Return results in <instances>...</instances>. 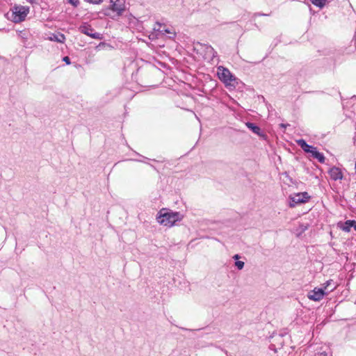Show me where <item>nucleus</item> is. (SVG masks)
Here are the masks:
<instances>
[{
    "mask_svg": "<svg viewBox=\"0 0 356 356\" xmlns=\"http://www.w3.org/2000/svg\"><path fill=\"white\" fill-rule=\"evenodd\" d=\"M309 156L317 159L321 163H325V159L324 155L322 153L318 152L316 147H314V149L312 151V152L309 154Z\"/></svg>",
    "mask_w": 356,
    "mask_h": 356,
    "instance_id": "9b49d317",
    "label": "nucleus"
},
{
    "mask_svg": "<svg viewBox=\"0 0 356 356\" xmlns=\"http://www.w3.org/2000/svg\"><path fill=\"white\" fill-rule=\"evenodd\" d=\"M247 127L250 129L253 133L256 134L257 135L259 136L260 137H265L266 135L264 134V132L261 131L259 127L256 125L254 123L252 122H247L246 123Z\"/></svg>",
    "mask_w": 356,
    "mask_h": 356,
    "instance_id": "9d476101",
    "label": "nucleus"
},
{
    "mask_svg": "<svg viewBox=\"0 0 356 356\" xmlns=\"http://www.w3.org/2000/svg\"><path fill=\"white\" fill-rule=\"evenodd\" d=\"M330 176L332 179L337 181L343 178V175L339 168L333 167L329 171Z\"/></svg>",
    "mask_w": 356,
    "mask_h": 356,
    "instance_id": "6e6552de",
    "label": "nucleus"
},
{
    "mask_svg": "<svg viewBox=\"0 0 356 356\" xmlns=\"http://www.w3.org/2000/svg\"><path fill=\"white\" fill-rule=\"evenodd\" d=\"M353 228L355 229V230L356 231V222L355 224V225H353Z\"/></svg>",
    "mask_w": 356,
    "mask_h": 356,
    "instance_id": "a878e982",
    "label": "nucleus"
},
{
    "mask_svg": "<svg viewBox=\"0 0 356 356\" xmlns=\"http://www.w3.org/2000/svg\"><path fill=\"white\" fill-rule=\"evenodd\" d=\"M331 282H332V280L327 281V282H325V288H327V287L330 284Z\"/></svg>",
    "mask_w": 356,
    "mask_h": 356,
    "instance_id": "5701e85b",
    "label": "nucleus"
},
{
    "mask_svg": "<svg viewBox=\"0 0 356 356\" xmlns=\"http://www.w3.org/2000/svg\"><path fill=\"white\" fill-rule=\"evenodd\" d=\"M86 2L93 4H99L102 2V0H85Z\"/></svg>",
    "mask_w": 356,
    "mask_h": 356,
    "instance_id": "f3484780",
    "label": "nucleus"
},
{
    "mask_svg": "<svg viewBox=\"0 0 356 356\" xmlns=\"http://www.w3.org/2000/svg\"><path fill=\"white\" fill-rule=\"evenodd\" d=\"M355 224V220H346L342 227H341V229L346 232H349L350 231L351 227H353V225Z\"/></svg>",
    "mask_w": 356,
    "mask_h": 356,
    "instance_id": "ddd939ff",
    "label": "nucleus"
},
{
    "mask_svg": "<svg viewBox=\"0 0 356 356\" xmlns=\"http://www.w3.org/2000/svg\"><path fill=\"white\" fill-rule=\"evenodd\" d=\"M49 40L51 41L63 43L65 40V37L63 33H58L57 34H53L51 36H50Z\"/></svg>",
    "mask_w": 356,
    "mask_h": 356,
    "instance_id": "f8f14e48",
    "label": "nucleus"
},
{
    "mask_svg": "<svg viewBox=\"0 0 356 356\" xmlns=\"http://www.w3.org/2000/svg\"><path fill=\"white\" fill-rule=\"evenodd\" d=\"M314 6L316 7H318L320 8H323L325 3L327 0H309Z\"/></svg>",
    "mask_w": 356,
    "mask_h": 356,
    "instance_id": "4468645a",
    "label": "nucleus"
},
{
    "mask_svg": "<svg viewBox=\"0 0 356 356\" xmlns=\"http://www.w3.org/2000/svg\"><path fill=\"white\" fill-rule=\"evenodd\" d=\"M163 31H165V33H170V31H168V29H165V30H163Z\"/></svg>",
    "mask_w": 356,
    "mask_h": 356,
    "instance_id": "393cba45",
    "label": "nucleus"
},
{
    "mask_svg": "<svg viewBox=\"0 0 356 356\" xmlns=\"http://www.w3.org/2000/svg\"><path fill=\"white\" fill-rule=\"evenodd\" d=\"M240 258H241L240 255H239V254H234V255L233 256V259H234V260H236V261H238V259H240Z\"/></svg>",
    "mask_w": 356,
    "mask_h": 356,
    "instance_id": "aec40b11",
    "label": "nucleus"
},
{
    "mask_svg": "<svg viewBox=\"0 0 356 356\" xmlns=\"http://www.w3.org/2000/svg\"><path fill=\"white\" fill-rule=\"evenodd\" d=\"M67 2L70 3L74 7H77L79 5V0H67Z\"/></svg>",
    "mask_w": 356,
    "mask_h": 356,
    "instance_id": "dca6fc26",
    "label": "nucleus"
},
{
    "mask_svg": "<svg viewBox=\"0 0 356 356\" xmlns=\"http://www.w3.org/2000/svg\"><path fill=\"white\" fill-rule=\"evenodd\" d=\"M111 7L110 10L114 13H116L118 17L122 15L125 10V1L124 0H110Z\"/></svg>",
    "mask_w": 356,
    "mask_h": 356,
    "instance_id": "39448f33",
    "label": "nucleus"
},
{
    "mask_svg": "<svg viewBox=\"0 0 356 356\" xmlns=\"http://www.w3.org/2000/svg\"><path fill=\"white\" fill-rule=\"evenodd\" d=\"M79 31L93 39L101 40L102 35L99 33L95 32L94 29L89 24L85 23L81 25L79 28Z\"/></svg>",
    "mask_w": 356,
    "mask_h": 356,
    "instance_id": "20e7f679",
    "label": "nucleus"
},
{
    "mask_svg": "<svg viewBox=\"0 0 356 356\" xmlns=\"http://www.w3.org/2000/svg\"><path fill=\"white\" fill-rule=\"evenodd\" d=\"M255 15H259V16H266L268 15L267 14H264V13H257L255 14Z\"/></svg>",
    "mask_w": 356,
    "mask_h": 356,
    "instance_id": "b1692460",
    "label": "nucleus"
},
{
    "mask_svg": "<svg viewBox=\"0 0 356 356\" xmlns=\"http://www.w3.org/2000/svg\"><path fill=\"white\" fill-rule=\"evenodd\" d=\"M325 293L323 289L315 288L308 293L307 297L309 300L314 301H320L325 296Z\"/></svg>",
    "mask_w": 356,
    "mask_h": 356,
    "instance_id": "0eeeda50",
    "label": "nucleus"
},
{
    "mask_svg": "<svg viewBox=\"0 0 356 356\" xmlns=\"http://www.w3.org/2000/svg\"><path fill=\"white\" fill-rule=\"evenodd\" d=\"M28 2L33 4V3H37V1L38 0H26Z\"/></svg>",
    "mask_w": 356,
    "mask_h": 356,
    "instance_id": "412c9836",
    "label": "nucleus"
},
{
    "mask_svg": "<svg viewBox=\"0 0 356 356\" xmlns=\"http://www.w3.org/2000/svg\"><path fill=\"white\" fill-rule=\"evenodd\" d=\"M218 76L219 78L225 83L231 84V82L235 80L234 76L232 74L230 71L223 67H218Z\"/></svg>",
    "mask_w": 356,
    "mask_h": 356,
    "instance_id": "423d86ee",
    "label": "nucleus"
},
{
    "mask_svg": "<svg viewBox=\"0 0 356 356\" xmlns=\"http://www.w3.org/2000/svg\"><path fill=\"white\" fill-rule=\"evenodd\" d=\"M309 199L310 196L307 192L296 193L290 197L289 207H295L299 204L307 202Z\"/></svg>",
    "mask_w": 356,
    "mask_h": 356,
    "instance_id": "7ed1b4c3",
    "label": "nucleus"
},
{
    "mask_svg": "<svg viewBox=\"0 0 356 356\" xmlns=\"http://www.w3.org/2000/svg\"><path fill=\"white\" fill-rule=\"evenodd\" d=\"M29 13V8L21 5H15L12 8V20L15 22L24 21Z\"/></svg>",
    "mask_w": 356,
    "mask_h": 356,
    "instance_id": "f03ea898",
    "label": "nucleus"
},
{
    "mask_svg": "<svg viewBox=\"0 0 356 356\" xmlns=\"http://www.w3.org/2000/svg\"><path fill=\"white\" fill-rule=\"evenodd\" d=\"M244 265H245V263L243 261H236L235 262V266L238 269V270H242L244 267Z\"/></svg>",
    "mask_w": 356,
    "mask_h": 356,
    "instance_id": "2eb2a0df",
    "label": "nucleus"
},
{
    "mask_svg": "<svg viewBox=\"0 0 356 356\" xmlns=\"http://www.w3.org/2000/svg\"><path fill=\"white\" fill-rule=\"evenodd\" d=\"M296 143L302 149V150L308 154H310L313 149L314 146L308 145L304 139H299L296 140Z\"/></svg>",
    "mask_w": 356,
    "mask_h": 356,
    "instance_id": "1a4fd4ad",
    "label": "nucleus"
},
{
    "mask_svg": "<svg viewBox=\"0 0 356 356\" xmlns=\"http://www.w3.org/2000/svg\"><path fill=\"white\" fill-rule=\"evenodd\" d=\"M63 60L66 63V64L70 65V58L68 56H65L63 58Z\"/></svg>",
    "mask_w": 356,
    "mask_h": 356,
    "instance_id": "a211bd4d",
    "label": "nucleus"
},
{
    "mask_svg": "<svg viewBox=\"0 0 356 356\" xmlns=\"http://www.w3.org/2000/svg\"><path fill=\"white\" fill-rule=\"evenodd\" d=\"M315 356H327V353L325 351L318 353L315 355Z\"/></svg>",
    "mask_w": 356,
    "mask_h": 356,
    "instance_id": "6ab92c4d",
    "label": "nucleus"
},
{
    "mask_svg": "<svg viewBox=\"0 0 356 356\" xmlns=\"http://www.w3.org/2000/svg\"><path fill=\"white\" fill-rule=\"evenodd\" d=\"M182 217L179 212L169 211L165 209H163L159 212L157 221L161 225L172 227L176 222L181 220Z\"/></svg>",
    "mask_w": 356,
    "mask_h": 356,
    "instance_id": "f257e3e1",
    "label": "nucleus"
},
{
    "mask_svg": "<svg viewBox=\"0 0 356 356\" xmlns=\"http://www.w3.org/2000/svg\"><path fill=\"white\" fill-rule=\"evenodd\" d=\"M280 126L282 128H286V127L289 126V124H280Z\"/></svg>",
    "mask_w": 356,
    "mask_h": 356,
    "instance_id": "4be33fe9",
    "label": "nucleus"
}]
</instances>
